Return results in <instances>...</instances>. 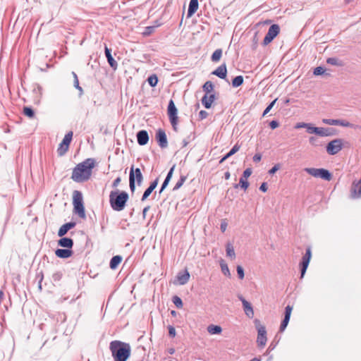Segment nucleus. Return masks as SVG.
I'll list each match as a JSON object with an SVG mask.
<instances>
[{
  "instance_id": "1",
  "label": "nucleus",
  "mask_w": 361,
  "mask_h": 361,
  "mask_svg": "<svg viewBox=\"0 0 361 361\" xmlns=\"http://www.w3.org/2000/svg\"><path fill=\"white\" fill-rule=\"evenodd\" d=\"M94 165L95 162L93 159L89 158L85 159L73 169L71 178L77 183L87 181L92 175V170Z\"/></svg>"
},
{
  "instance_id": "2",
  "label": "nucleus",
  "mask_w": 361,
  "mask_h": 361,
  "mask_svg": "<svg viewBox=\"0 0 361 361\" xmlns=\"http://www.w3.org/2000/svg\"><path fill=\"white\" fill-rule=\"evenodd\" d=\"M109 349L114 361H126L130 356L131 348L129 343L113 341L110 343Z\"/></svg>"
},
{
  "instance_id": "3",
  "label": "nucleus",
  "mask_w": 361,
  "mask_h": 361,
  "mask_svg": "<svg viewBox=\"0 0 361 361\" xmlns=\"http://www.w3.org/2000/svg\"><path fill=\"white\" fill-rule=\"evenodd\" d=\"M128 197V194L125 191H111L109 195V202L113 210L117 212L123 210Z\"/></svg>"
},
{
  "instance_id": "4",
  "label": "nucleus",
  "mask_w": 361,
  "mask_h": 361,
  "mask_svg": "<svg viewBox=\"0 0 361 361\" xmlns=\"http://www.w3.org/2000/svg\"><path fill=\"white\" fill-rule=\"evenodd\" d=\"M135 180L137 185H140L143 181V176L139 168L134 169V166H132L129 174V186L132 192H134L135 190Z\"/></svg>"
},
{
  "instance_id": "5",
  "label": "nucleus",
  "mask_w": 361,
  "mask_h": 361,
  "mask_svg": "<svg viewBox=\"0 0 361 361\" xmlns=\"http://www.w3.org/2000/svg\"><path fill=\"white\" fill-rule=\"evenodd\" d=\"M73 209L80 218L85 219V207L83 205L82 196L80 192L75 190L73 192Z\"/></svg>"
},
{
  "instance_id": "6",
  "label": "nucleus",
  "mask_w": 361,
  "mask_h": 361,
  "mask_svg": "<svg viewBox=\"0 0 361 361\" xmlns=\"http://www.w3.org/2000/svg\"><path fill=\"white\" fill-rule=\"evenodd\" d=\"M304 171L314 178H320L327 181L332 178L331 173L325 169L305 168Z\"/></svg>"
},
{
  "instance_id": "7",
  "label": "nucleus",
  "mask_w": 361,
  "mask_h": 361,
  "mask_svg": "<svg viewBox=\"0 0 361 361\" xmlns=\"http://www.w3.org/2000/svg\"><path fill=\"white\" fill-rule=\"evenodd\" d=\"M256 329L257 330V345L260 348H263L265 346L267 343V331L264 326L262 325L259 320L256 319L255 321Z\"/></svg>"
},
{
  "instance_id": "8",
  "label": "nucleus",
  "mask_w": 361,
  "mask_h": 361,
  "mask_svg": "<svg viewBox=\"0 0 361 361\" xmlns=\"http://www.w3.org/2000/svg\"><path fill=\"white\" fill-rule=\"evenodd\" d=\"M343 148V140L341 139H335L329 142L326 145V152L330 155H335Z\"/></svg>"
},
{
  "instance_id": "9",
  "label": "nucleus",
  "mask_w": 361,
  "mask_h": 361,
  "mask_svg": "<svg viewBox=\"0 0 361 361\" xmlns=\"http://www.w3.org/2000/svg\"><path fill=\"white\" fill-rule=\"evenodd\" d=\"M177 109L173 100H170L168 106V115L170 122L174 130H176V125L178 123Z\"/></svg>"
},
{
  "instance_id": "10",
  "label": "nucleus",
  "mask_w": 361,
  "mask_h": 361,
  "mask_svg": "<svg viewBox=\"0 0 361 361\" xmlns=\"http://www.w3.org/2000/svg\"><path fill=\"white\" fill-rule=\"evenodd\" d=\"M279 32L280 27L278 25L274 24L271 25L270 27L269 28L268 32L267 33L264 38L263 44H269L278 35Z\"/></svg>"
},
{
  "instance_id": "11",
  "label": "nucleus",
  "mask_w": 361,
  "mask_h": 361,
  "mask_svg": "<svg viewBox=\"0 0 361 361\" xmlns=\"http://www.w3.org/2000/svg\"><path fill=\"white\" fill-rule=\"evenodd\" d=\"M312 256L311 249L310 247L307 248L306 252L305 255L302 258L301 262V278H302L306 272V270L308 267L310 259Z\"/></svg>"
},
{
  "instance_id": "12",
  "label": "nucleus",
  "mask_w": 361,
  "mask_h": 361,
  "mask_svg": "<svg viewBox=\"0 0 361 361\" xmlns=\"http://www.w3.org/2000/svg\"><path fill=\"white\" fill-rule=\"evenodd\" d=\"M238 298L242 302L243 310L246 316L249 318H252L254 317V310L251 304L247 302L242 295H239Z\"/></svg>"
},
{
  "instance_id": "13",
  "label": "nucleus",
  "mask_w": 361,
  "mask_h": 361,
  "mask_svg": "<svg viewBox=\"0 0 361 361\" xmlns=\"http://www.w3.org/2000/svg\"><path fill=\"white\" fill-rule=\"evenodd\" d=\"M156 138L158 142L159 145L161 148H166L168 145L166 135L164 130L161 129H159L156 134Z\"/></svg>"
},
{
  "instance_id": "14",
  "label": "nucleus",
  "mask_w": 361,
  "mask_h": 361,
  "mask_svg": "<svg viewBox=\"0 0 361 361\" xmlns=\"http://www.w3.org/2000/svg\"><path fill=\"white\" fill-rule=\"evenodd\" d=\"M292 310H293V307L291 306L288 305L286 307L284 319L280 325V331H283L286 329V328L289 322Z\"/></svg>"
},
{
  "instance_id": "15",
  "label": "nucleus",
  "mask_w": 361,
  "mask_h": 361,
  "mask_svg": "<svg viewBox=\"0 0 361 361\" xmlns=\"http://www.w3.org/2000/svg\"><path fill=\"white\" fill-rule=\"evenodd\" d=\"M350 197L353 199L361 197V183L354 181L350 190Z\"/></svg>"
},
{
  "instance_id": "16",
  "label": "nucleus",
  "mask_w": 361,
  "mask_h": 361,
  "mask_svg": "<svg viewBox=\"0 0 361 361\" xmlns=\"http://www.w3.org/2000/svg\"><path fill=\"white\" fill-rule=\"evenodd\" d=\"M137 141L140 145H145L149 141V135L146 130H142L137 133Z\"/></svg>"
},
{
  "instance_id": "17",
  "label": "nucleus",
  "mask_w": 361,
  "mask_h": 361,
  "mask_svg": "<svg viewBox=\"0 0 361 361\" xmlns=\"http://www.w3.org/2000/svg\"><path fill=\"white\" fill-rule=\"evenodd\" d=\"M214 100H215L214 94L209 93V94H205L202 98V104L204 105V106L206 109H209L212 106V104Z\"/></svg>"
},
{
  "instance_id": "18",
  "label": "nucleus",
  "mask_w": 361,
  "mask_h": 361,
  "mask_svg": "<svg viewBox=\"0 0 361 361\" xmlns=\"http://www.w3.org/2000/svg\"><path fill=\"white\" fill-rule=\"evenodd\" d=\"M212 74L217 77L225 79L227 75V68L226 63L221 64L216 70L212 72Z\"/></svg>"
},
{
  "instance_id": "19",
  "label": "nucleus",
  "mask_w": 361,
  "mask_h": 361,
  "mask_svg": "<svg viewBox=\"0 0 361 361\" xmlns=\"http://www.w3.org/2000/svg\"><path fill=\"white\" fill-rule=\"evenodd\" d=\"M316 135L321 137H329L334 135V130L329 128L317 127Z\"/></svg>"
},
{
  "instance_id": "20",
  "label": "nucleus",
  "mask_w": 361,
  "mask_h": 361,
  "mask_svg": "<svg viewBox=\"0 0 361 361\" xmlns=\"http://www.w3.org/2000/svg\"><path fill=\"white\" fill-rule=\"evenodd\" d=\"M75 226V222H68V223H66V224L62 225L60 227V228L59 229L58 235L59 237H62V236L65 235L70 229L74 228Z\"/></svg>"
},
{
  "instance_id": "21",
  "label": "nucleus",
  "mask_w": 361,
  "mask_h": 361,
  "mask_svg": "<svg viewBox=\"0 0 361 361\" xmlns=\"http://www.w3.org/2000/svg\"><path fill=\"white\" fill-rule=\"evenodd\" d=\"M104 52L106 57L107 59L108 63L110 65V66L116 70L117 68L118 63L114 59L111 53V49H109L106 46H105L104 48Z\"/></svg>"
},
{
  "instance_id": "22",
  "label": "nucleus",
  "mask_w": 361,
  "mask_h": 361,
  "mask_svg": "<svg viewBox=\"0 0 361 361\" xmlns=\"http://www.w3.org/2000/svg\"><path fill=\"white\" fill-rule=\"evenodd\" d=\"M198 0H190L188 10L187 17H192L198 9Z\"/></svg>"
},
{
  "instance_id": "23",
  "label": "nucleus",
  "mask_w": 361,
  "mask_h": 361,
  "mask_svg": "<svg viewBox=\"0 0 361 361\" xmlns=\"http://www.w3.org/2000/svg\"><path fill=\"white\" fill-rule=\"evenodd\" d=\"M72 250L70 249H57L55 251L56 255L62 259H66L72 255Z\"/></svg>"
},
{
  "instance_id": "24",
  "label": "nucleus",
  "mask_w": 361,
  "mask_h": 361,
  "mask_svg": "<svg viewBox=\"0 0 361 361\" xmlns=\"http://www.w3.org/2000/svg\"><path fill=\"white\" fill-rule=\"evenodd\" d=\"M58 245L61 247L71 249L73 246V241L69 238H62L58 241Z\"/></svg>"
},
{
  "instance_id": "25",
  "label": "nucleus",
  "mask_w": 361,
  "mask_h": 361,
  "mask_svg": "<svg viewBox=\"0 0 361 361\" xmlns=\"http://www.w3.org/2000/svg\"><path fill=\"white\" fill-rule=\"evenodd\" d=\"M190 279V274L188 271L183 273H179L177 276V279L180 285H185L188 283Z\"/></svg>"
},
{
  "instance_id": "26",
  "label": "nucleus",
  "mask_w": 361,
  "mask_h": 361,
  "mask_svg": "<svg viewBox=\"0 0 361 361\" xmlns=\"http://www.w3.org/2000/svg\"><path fill=\"white\" fill-rule=\"evenodd\" d=\"M207 331L212 334H219L222 331V329L220 326L211 324L207 327Z\"/></svg>"
},
{
  "instance_id": "27",
  "label": "nucleus",
  "mask_w": 361,
  "mask_h": 361,
  "mask_svg": "<svg viewBox=\"0 0 361 361\" xmlns=\"http://www.w3.org/2000/svg\"><path fill=\"white\" fill-rule=\"evenodd\" d=\"M122 257L119 255L113 257L110 261V267L112 269H116L118 265L121 262Z\"/></svg>"
},
{
  "instance_id": "28",
  "label": "nucleus",
  "mask_w": 361,
  "mask_h": 361,
  "mask_svg": "<svg viewBox=\"0 0 361 361\" xmlns=\"http://www.w3.org/2000/svg\"><path fill=\"white\" fill-rule=\"evenodd\" d=\"M226 251L227 257H231L232 259L235 258V250H234L233 246L231 243H228L226 244Z\"/></svg>"
},
{
  "instance_id": "29",
  "label": "nucleus",
  "mask_w": 361,
  "mask_h": 361,
  "mask_svg": "<svg viewBox=\"0 0 361 361\" xmlns=\"http://www.w3.org/2000/svg\"><path fill=\"white\" fill-rule=\"evenodd\" d=\"M338 126H343V127H348V128H360L358 126H355L354 124L348 122L346 120L343 119H338Z\"/></svg>"
},
{
  "instance_id": "30",
  "label": "nucleus",
  "mask_w": 361,
  "mask_h": 361,
  "mask_svg": "<svg viewBox=\"0 0 361 361\" xmlns=\"http://www.w3.org/2000/svg\"><path fill=\"white\" fill-rule=\"evenodd\" d=\"M220 267H221V269L222 273L225 276H226L228 277H230L231 276L230 270L228 269V267L227 264L226 263V262L224 259H221L220 261Z\"/></svg>"
},
{
  "instance_id": "31",
  "label": "nucleus",
  "mask_w": 361,
  "mask_h": 361,
  "mask_svg": "<svg viewBox=\"0 0 361 361\" xmlns=\"http://www.w3.org/2000/svg\"><path fill=\"white\" fill-rule=\"evenodd\" d=\"M326 63L330 65H333V66H343V63L341 60H339L338 59L335 58V57L328 58L326 59Z\"/></svg>"
},
{
  "instance_id": "32",
  "label": "nucleus",
  "mask_w": 361,
  "mask_h": 361,
  "mask_svg": "<svg viewBox=\"0 0 361 361\" xmlns=\"http://www.w3.org/2000/svg\"><path fill=\"white\" fill-rule=\"evenodd\" d=\"M73 132L70 131L64 136L61 143L65 145L66 147H68L69 145L72 140Z\"/></svg>"
},
{
  "instance_id": "33",
  "label": "nucleus",
  "mask_w": 361,
  "mask_h": 361,
  "mask_svg": "<svg viewBox=\"0 0 361 361\" xmlns=\"http://www.w3.org/2000/svg\"><path fill=\"white\" fill-rule=\"evenodd\" d=\"M222 56V50L221 49H217L212 54L211 59L213 62H218Z\"/></svg>"
},
{
  "instance_id": "34",
  "label": "nucleus",
  "mask_w": 361,
  "mask_h": 361,
  "mask_svg": "<svg viewBox=\"0 0 361 361\" xmlns=\"http://www.w3.org/2000/svg\"><path fill=\"white\" fill-rule=\"evenodd\" d=\"M203 90L206 92L205 94L211 93L214 90V85L211 81H207L203 87Z\"/></svg>"
},
{
  "instance_id": "35",
  "label": "nucleus",
  "mask_w": 361,
  "mask_h": 361,
  "mask_svg": "<svg viewBox=\"0 0 361 361\" xmlns=\"http://www.w3.org/2000/svg\"><path fill=\"white\" fill-rule=\"evenodd\" d=\"M243 83V78L241 75L235 77L232 80V85L234 87H238Z\"/></svg>"
},
{
  "instance_id": "36",
  "label": "nucleus",
  "mask_w": 361,
  "mask_h": 361,
  "mask_svg": "<svg viewBox=\"0 0 361 361\" xmlns=\"http://www.w3.org/2000/svg\"><path fill=\"white\" fill-rule=\"evenodd\" d=\"M147 81L151 87H155L158 82V78L156 75H152L147 78Z\"/></svg>"
},
{
  "instance_id": "37",
  "label": "nucleus",
  "mask_w": 361,
  "mask_h": 361,
  "mask_svg": "<svg viewBox=\"0 0 361 361\" xmlns=\"http://www.w3.org/2000/svg\"><path fill=\"white\" fill-rule=\"evenodd\" d=\"M240 149V146L235 144L232 149L226 154V158H228L235 154Z\"/></svg>"
},
{
  "instance_id": "38",
  "label": "nucleus",
  "mask_w": 361,
  "mask_h": 361,
  "mask_svg": "<svg viewBox=\"0 0 361 361\" xmlns=\"http://www.w3.org/2000/svg\"><path fill=\"white\" fill-rule=\"evenodd\" d=\"M338 119L324 118L322 123L330 126H338Z\"/></svg>"
},
{
  "instance_id": "39",
  "label": "nucleus",
  "mask_w": 361,
  "mask_h": 361,
  "mask_svg": "<svg viewBox=\"0 0 361 361\" xmlns=\"http://www.w3.org/2000/svg\"><path fill=\"white\" fill-rule=\"evenodd\" d=\"M309 142L311 145L314 146V147L322 145L319 139L317 137H314V136H312L309 138Z\"/></svg>"
},
{
  "instance_id": "40",
  "label": "nucleus",
  "mask_w": 361,
  "mask_h": 361,
  "mask_svg": "<svg viewBox=\"0 0 361 361\" xmlns=\"http://www.w3.org/2000/svg\"><path fill=\"white\" fill-rule=\"evenodd\" d=\"M185 180H186V176H181L180 179L176 183V185H175V186L173 188V190L179 189L183 185V183L185 181Z\"/></svg>"
},
{
  "instance_id": "41",
  "label": "nucleus",
  "mask_w": 361,
  "mask_h": 361,
  "mask_svg": "<svg viewBox=\"0 0 361 361\" xmlns=\"http://www.w3.org/2000/svg\"><path fill=\"white\" fill-rule=\"evenodd\" d=\"M239 185L244 190H246L249 187V183L247 182V179L243 177L240 178Z\"/></svg>"
},
{
  "instance_id": "42",
  "label": "nucleus",
  "mask_w": 361,
  "mask_h": 361,
  "mask_svg": "<svg viewBox=\"0 0 361 361\" xmlns=\"http://www.w3.org/2000/svg\"><path fill=\"white\" fill-rule=\"evenodd\" d=\"M172 300H173V302L174 303V305L178 308H181L183 307L182 300L178 296H176V295L173 296Z\"/></svg>"
},
{
  "instance_id": "43",
  "label": "nucleus",
  "mask_w": 361,
  "mask_h": 361,
  "mask_svg": "<svg viewBox=\"0 0 361 361\" xmlns=\"http://www.w3.org/2000/svg\"><path fill=\"white\" fill-rule=\"evenodd\" d=\"M68 149V147H66L65 145H63V143H60L59 146L57 149V152L59 155L63 156Z\"/></svg>"
},
{
  "instance_id": "44",
  "label": "nucleus",
  "mask_w": 361,
  "mask_h": 361,
  "mask_svg": "<svg viewBox=\"0 0 361 361\" xmlns=\"http://www.w3.org/2000/svg\"><path fill=\"white\" fill-rule=\"evenodd\" d=\"M23 113L25 116H27L29 118H32L34 116V111L30 108L25 106L23 109Z\"/></svg>"
},
{
  "instance_id": "45",
  "label": "nucleus",
  "mask_w": 361,
  "mask_h": 361,
  "mask_svg": "<svg viewBox=\"0 0 361 361\" xmlns=\"http://www.w3.org/2000/svg\"><path fill=\"white\" fill-rule=\"evenodd\" d=\"M305 128L307 133L316 134L317 127L313 126L312 123H307Z\"/></svg>"
},
{
  "instance_id": "46",
  "label": "nucleus",
  "mask_w": 361,
  "mask_h": 361,
  "mask_svg": "<svg viewBox=\"0 0 361 361\" xmlns=\"http://www.w3.org/2000/svg\"><path fill=\"white\" fill-rule=\"evenodd\" d=\"M236 270H237V273H238L239 279H243L245 277L243 268L241 266L238 265L236 267Z\"/></svg>"
},
{
  "instance_id": "47",
  "label": "nucleus",
  "mask_w": 361,
  "mask_h": 361,
  "mask_svg": "<svg viewBox=\"0 0 361 361\" xmlns=\"http://www.w3.org/2000/svg\"><path fill=\"white\" fill-rule=\"evenodd\" d=\"M324 72H325V70L324 68H322L321 66H318L314 68L313 73L315 75H322Z\"/></svg>"
},
{
  "instance_id": "48",
  "label": "nucleus",
  "mask_w": 361,
  "mask_h": 361,
  "mask_svg": "<svg viewBox=\"0 0 361 361\" xmlns=\"http://www.w3.org/2000/svg\"><path fill=\"white\" fill-rule=\"evenodd\" d=\"M152 191L153 190L148 187L144 192L141 200L145 201L149 196V195L152 192Z\"/></svg>"
},
{
  "instance_id": "49",
  "label": "nucleus",
  "mask_w": 361,
  "mask_h": 361,
  "mask_svg": "<svg viewBox=\"0 0 361 361\" xmlns=\"http://www.w3.org/2000/svg\"><path fill=\"white\" fill-rule=\"evenodd\" d=\"M276 102V99H274L273 102H271L268 106L265 109V110L263 112V116H265L266 114H267L269 111L272 109V107L274 106L275 102Z\"/></svg>"
},
{
  "instance_id": "50",
  "label": "nucleus",
  "mask_w": 361,
  "mask_h": 361,
  "mask_svg": "<svg viewBox=\"0 0 361 361\" xmlns=\"http://www.w3.org/2000/svg\"><path fill=\"white\" fill-rule=\"evenodd\" d=\"M61 278H62V274L60 271H57V272L53 274V275H52V279L54 281H59L61 280Z\"/></svg>"
},
{
  "instance_id": "51",
  "label": "nucleus",
  "mask_w": 361,
  "mask_h": 361,
  "mask_svg": "<svg viewBox=\"0 0 361 361\" xmlns=\"http://www.w3.org/2000/svg\"><path fill=\"white\" fill-rule=\"evenodd\" d=\"M73 76L75 78V80H74V86L78 89L79 90L80 92L82 91L81 87L79 85V82H78V77H77V75L75 73H73Z\"/></svg>"
},
{
  "instance_id": "52",
  "label": "nucleus",
  "mask_w": 361,
  "mask_h": 361,
  "mask_svg": "<svg viewBox=\"0 0 361 361\" xmlns=\"http://www.w3.org/2000/svg\"><path fill=\"white\" fill-rule=\"evenodd\" d=\"M251 174H252V169L250 168H247L244 171L242 177L247 179V178H249Z\"/></svg>"
},
{
  "instance_id": "53",
  "label": "nucleus",
  "mask_w": 361,
  "mask_h": 361,
  "mask_svg": "<svg viewBox=\"0 0 361 361\" xmlns=\"http://www.w3.org/2000/svg\"><path fill=\"white\" fill-rule=\"evenodd\" d=\"M174 168H175V166H173L170 169L169 171L168 172V174H167V176H166V178H165V179L166 180V181H170V180L171 179V177H172V176H173V172Z\"/></svg>"
},
{
  "instance_id": "54",
  "label": "nucleus",
  "mask_w": 361,
  "mask_h": 361,
  "mask_svg": "<svg viewBox=\"0 0 361 361\" xmlns=\"http://www.w3.org/2000/svg\"><path fill=\"white\" fill-rule=\"evenodd\" d=\"M174 168H175V166H173L170 169L169 171L168 172V174H167V176H166V178H165V179L166 180V181H170V180L171 179V177H172V176H173V172Z\"/></svg>"
},
{
  "instance_id": "55",
  "label": "nucleus",
  "mask_w": 361,
  "mask_h": 361,
  "mask_svg": "<svg viewBox=\"0 0 361 361\" xmlns=\"http://www.w3.org/2000/svg\"><path fill=\"white\" fill-rule=\"evenodd\" d=\"M169 329V336H171V337H175L176 336V329L173 326H169L168 327Z\"/></svg>"
},
{
  "instance_id": "56",
  "label": "nucleus",
  "mask_w": 361,
  "mask_h": 361,
  "mask_svg": "<svg viewBox=\"0 0 361 361\" xmlns=\"http://www.w3.org/2000/svg\"><path fill=\"white\" fill-rule=\"evenodd\" d=\"M158 183H159V179L156 178L154 181H152L150 183V185L149 186V188L150 189H152V190H154L156 188V187L157 186Z\"/></svg>"
},
{
  "instance_id": "57",
  "label": "nucleus",
  "mask_w": 361,
  "mask_h": 361,
  "mask_svg": "<svg viewBox=\"0 0 361 361\" xmlns=\"http://www.w3.org/2000/svg\"><path fill=\"white\" fill-rule=\"evenodd\" d=\"M207 116H208V113L206 111L202 110L199 113V117L202 120L206 118L207 117Z\"/></svg>"
},
{
  "instance_id": "58",
  "label": "nucleus",
  "mask_w": 361,
  "mask_h": 361,
  "mask_svg": "<svg viewBox=\"0 0 361 361\" xmlns=\"http://www.w3.org/2000/svg\"><path fill=\"white\" fill-rule=\"evenodd\" d=\"M279 169V164H276L274 166H273L269 171V174H274Z\"/></svg>"
},
{
  "instance_id": "59",
  "label": "nucleus",
  "mask_w": 361,
  "mask_h": 361,
  "mask_svg": "<svg viewBox=\"0 0 361 361\" xmlns=\"http://www.w3.org/2000/svg\"><path fill=\"white\" fill-rule=\"evenodd\" d=\"M307 123H296V125L295 126V128L296 129H299V128H306V126H307Z\"/></svg>"
},
{
  "instance_id": "60",
  "label": "nucleus",
  "mask_w": 361,
  "mask_h": 361,
  "mask_svg": "<svg viewBox=\"0 0 361 361\" xmlns=\"http://www.w3.org/2000/svg\"><path fill=\"white\" fill-rule=\"evenodd\" d=\"M269 126L271 129H275L279 126V123L276 121H272L270 122Z\"/></svg>"
},
{
  "instance_id": "61",
  "label": "nucleus",
  "mask_w": 361,
  "mask_h": 361,
  "mask_svg": "<svg viewBox=\"0 0 361 361\" xmlns=\"http://www.w3.org/2000/svg\"><path fill=\"white\" fill-rule=\"evenodd\" d=\"M262 159V155L260 154H256L254 157H253V161L255 162H259Z\"/></svg>"
},
{
  "instance_id": "62",
  "label": "nucleus",
  "mask_w": 361,
  "mask_h": 361,
  "mask_svg": "<svg viewBox=\"0 0 361 361\" xmlns=\"http://www.w3.org/2000/svg\"><path fill=\"white\" fill-rule=\"evenodd\" d=\"M121 180V178H120V177H117V178L114 180L112 186H113L114 188H116V187L118 185V184L120 183Z\"/></svg>"
},
{
  "instance_id": "63",
  "label": "nucleus",
  "mask_w": 361,
  "mask_h": 361,
  "mask_svg": "<svg viewBox=\"0 0 361 361\" xmlns=\"http://www.w3.org/2000/svg\"><path fill=\"white\" fill-rule=\"evenodd\" d=\"M221 230L222 232H224L226 230L227 228V223L226 221H223L221 224Z\"/></svg>"
},
{
  "instance_id": "64",
  "label": "nucleus",
  "mask_w": 361,
  "mask_h": 361,
  "mask_svg": "<svg viewBox=\"0 0 361 361\" xmlns=\"http://www.w3.org/2000/svg\"><path fill=\"white\" fill-rule=\"evenodd\" d=\"M259 190H262V192H266L267 190V183H263L260 187H259Z\"/></svg>"
}]
</instances>
